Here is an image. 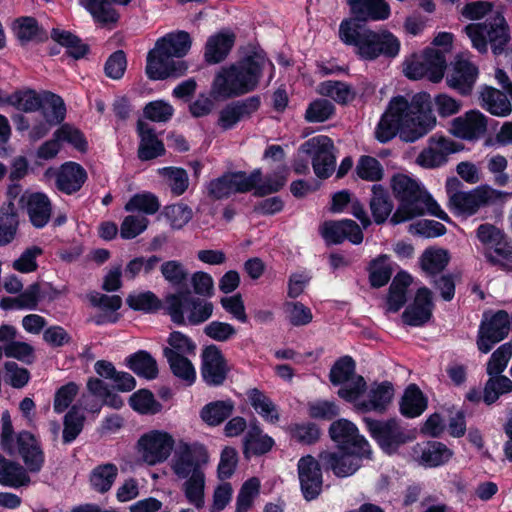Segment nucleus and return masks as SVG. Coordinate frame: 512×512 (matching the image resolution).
<instances>
[{
  "label": "nucleus",
  "mask_w": 512,
  "mask_h": 512,
  "mask_svg": "<svg viewBox=\"0 0 512 512\" xmlns=\"http://www.w3.org/2000/svg\"><path fill=\"white\" fill-rule=\"evenodd\" d=\"M435 124L428 95H416L411 101L397 96L390 100L376 127L375 136L385 143L398 133L403 141L414 142L431 131Z\"/></svg>",
  "instance_id": "1"
},
{
  "label": "nucleus",
  "mask_w": 512,
  "mask_h": 512,
  "mask_svg": "<svg viewBox=\"0 0 512 512\" xmlns=\"http://www.w3.org/2000/svg\"><path fill=\"white\" fill-rule=\"evenodd\" d=\"M210 462L207 447L199 442L179 441L169 466L173 474L184 480L182 490L187 501L196 508L204 506L206 475Z\"/></svg>",
  "instance_id": "2"
},
{
  "label": "nucleus",
  "mask_w": 512,
  "mask_h": 512,
  "mask_svg": "<svg viewBox=\"0 0 512 512\" xmlns=\"http://www.w3.org/2000/svg\"><path fill=\"white\" fill-rule=\"evenodd\" d=\"M462 15L469 20L485 18V22L472 23L464 29L473 48L480 53H486L490 44L494 55L504 52L510 39L509 29L503 15L493 8L492 3L488 1L469 3L464 6Z\"/></svg>",
  "instance_id": "3"
},
{
  "label": "nucleus",
  "mask_w": 512,
  "mask_h": 512,
  "mask_svg": "<svg viewBox=\"0 0 512 512\" xmlns=\"http://www.w3.org/2000/svg\"><path fill=\"white\" fill-rule=\"evenodd\" d=\"M273 69V64L262 52L228 66L221 67L211 85L214 98L228 99L238 97L256 89L262 72Z\"/></svg>",
  "instance_id": "4"
},
{
  "label": "nucleus",
  "mask_w": 512,
  "mask_h": 512,
  "mask_svg": "<svg viewBox=\"0 0 512 512\" xmlns=\"http://www.w3.org/2000/svg\"><path fill=\"white\" fill-rule=\"evenodd\" d=\"M391 187L399 201V206L391 218L393 224L405 222L425 213L449 221L448 214L416 179L399 173L392 177Z\"/></svg>",
  "instance_id": "5"
},
{
  "label": "nucleus",
  "mask_w": 512,
  "mask_h": 512,
  "mask_svg": "<svg viewBox=\"0 0 512 512\" xmlns=\"http://www.w3.org/2000/svg\"><path fill=\"white\" fill-rule=\"evenodd\" d=\"M190 35L185 31L169 33L157 40L155 47L147 55L146 73L152 80L179 77L187 70L182 60L191 48Z\"/></svg>",
  "instance_id": "6"
},
{
  "label": "nucleus",
  "mask_w": 512,
  "mask_h": 512,
  "mask_svg": "<svg viewBox=\"0 0 512 512\" xmlns=\"http://www.w3.org/2000/svg\"><path fill=\"white\" fill-rule=\"evenodd\" d=\"M460 182L456 178L448 179L446 192L448 208L458 217L468 218L476 214L482 207L504 204L512 198V192L501 191L489 185H482L468 191L458 190Z\"/></svg>",
  "instance_id": "7"
},
{
  "label": "nucleus",
  "mask_w": 512,
  "mask_h": 512,
  "mask_svg": "<svg viewBox=\"0 0 512 512\" xmlns=\"http://www.w3.org/2000/svg\"><path fill=\"white\" fill-rule=\"evenodd\" d=\"M1 447L10 455H21L27 470L37 473L44 463V455L38 441L29 432L14 434L10 415L8 412L2 414Z\"/></svg>",
  "instance_id": "8"
},
{
  "label": "nucleus",
  "mask_w": 512,
  "mask_h": 512,
  "mask_svg": "<svg viewBox=\"0 0 512 512\" xmlns=\"http://www.w3.org/2000/svg\"><path fill=\"white\" fill-rule=\"evenodd\" d=\"M356 387L353 391L338 390V395L353 404L357 411L383 412L390 404L394 389L389 382L373 383L366 386L364 378H356Z\"/></svg>",
  "instance_id": "9"
},
{
  "label": "nucleus",
  "mask_w": 512,
  "mask_h": 512,
  "mask_svg": "<svg viewBox=\"0 0 512 512\" xmlns=\"http://www.w3.org/2000/svg\"><path fill=\"white\" fill-rule=\"evenodd\" d=\"M164 303L172 320L178 324L186 319L191 324H200L212 316L214 309L211 302L191 298L183 291L168 294Z\"/></svg>",
  "instance_id": "10"
},
{
  "label": "nucleus",
  "mask_w": 512,
  "mask_h": 512,
  "mask_svg": "<svg viewBox=\"0 0 512 512\" xmlns=\"http://www.w3.org/2000/svg\"><path fill=\"white\" fill-rule=\"evenodd\" d=\"M175 445L174 437L165 430L153 429L143 433L135 444L136 459L147 466L167 461Z\"/></svg>",
  "instance_id": "11"
},
{
  "label": "nucleus",
  "mask_w": 512,
  "mask_h": 512,
  "mask_svg": "<svg viewBox=\"0 0 512 512\" xmlns=\"http://www.w3.org/2000/svg\"><path fill=\"white\" fill-rule=\"evenodd\" d=\"M446 66L447 60L443 53L428 47L423 52L412 54L405 59L403 73L409 79L417 80L426 77L436 83L443 78Z\"/></svg>",
  "instance_id": "12"
},
{
  "label": "nucleus",
  "mask_w": 512,
  "mask_h": 512,
  "mask_svg": "<svg viewBox=\"0 0 512 512\" xmlns=\"http://www.w3.org/2000/svg\"><path fill=\"white\" fill-rule=\"evenodd\" d=\"M338 36L345 45L352 46L361 59L375 60L377 31L361 26L356 19H344L339 25Z\"/></svg>",
  "instance_id": "13"
},
{
  "label": "nucleus",
  "mask_w": 512,
  "mask_h": 512,
  "mask_svg": "<svg viewBox=\"0 0 512 512\" xmlns=\"http://www.w3.org/2000/svg\"><path fill=\"white\" fill-rule=\"evenodd\" d=\"M299 153L312 159V166L317 177L325 179L334 172V145L329 137L319 135L310 138L300 146Z\"/></svg>",
  "instance_id": "14"
},
{
  "label": "nucleus",
  "mask_w": 512,
  "mask_h": 512,
  "mask_svg": "<svg viewBox=\"0 0 512 512\" xmlns=\"http://www.w3.org/2000/svg\"><path fill=\"white\" fill-rule=\"evenodd\" d=\"M510 331V316L499 310L494 314L485 313L479 326L477 347L482 353H488L495 344L502 341Z\"/></svg>",
  "instance_id": "15"
},
{
  "label": "nucleus",
  "mask_w": 512,
  "mask_h": 512,
  "mask_svg": "<svg viewBox=\"0 0 512 512\" xmlns=\"http://www.w3.org/2000/svg\"><path fill=\"white\" fill-rule=\"evenodd\" d=\"M365 423L372 437L388 453L414 438L413 432L406 431L395 420L382 422L365 418Z\"/></svg>",
  "instance_id": "16"
},
{
  "label": "nucleus",
  "mask_w": 512,
  "mask_h": 512,
  "mask_svg": "<svg viewBox=\"0 0 512 512\" xmlns=\"http://www.w3.org/2000/svg\"><path fill=\"white\" fill-rule=\"evenodd\" d=\"M463 149V145L449 137L433 135L428 145L417 156L416 163L426 169H434L446 164L448 156Z\"/></svg>",
  "instance_id": "17"
},
{
  "label": "nucleus",
  "mask_w": 512,
  "mask_h": 512,
  "mask_svg": "<svg viewBox=\"0 0 512 512\" xmlns=\"http://www.w3.org/2000/svg\"><path fill=\"white\" fill-rule=\"evenodd\" d=\"M260 175V171L251 175L244 172L226 174L208 184V194L214 199H222L237 192H247L259 181Z\"/></svg>",
  "instance_id": "18"
},
{
  "label": "nucleus",
  "mask_w": 512,
  "mask_h": 512,
  "mask_svg": "<svg viewBox=\"0 0 512 512\" xmlns=\"http://www.w3.org/2000/svg\"><path fill=\"white\" fill-rule=\"evenodd\" d=\"M329 434L339 449L359 450L361 454H371L369 443L359 434L356 425L347 419L334 421L330 425Z\"/></svg>",
  "instance_id": "19"
},
{
  "label": "nucleus",
  "mask_w": 512,
  "mask_h": 512,
  "mask_svg": "<svg viewBox=\"0 0 512 512\" xmlns=\"http://www.w3.org/2000/svg\"><path fill=\"white\" fill-rule=\"evenodd\" d=\"M364 458L369 459L370 454H361L359 450L338 449L334 452L325 451L320 454L323 464L338 477L353 475L360 468Z\"/></svg>",
  "instance_id": "20"
},
{
  "label": "nucleus",
  "mask_w": 512,
  "mask_h": 512,
  "mask_svg": "<svg viewBox=\"0 0 512 512\" xmlns=\"http://www.w3.org/2000/svg\"><path fill=\"white\" fill-rule=\"evenodd\" d=\"M487 131V117L479 110H470L454 118L449 132L461 140L477 141Z\"/></svg>",
  "instance_id": "21"
},
{
  "label": "nucleus",
  "mask_w": 512,
  "mask_h": 512,
  "mask_svg": "<svg viewBox=\"0 0 512 512\" xmlns=\"http://www.w3.org/2000/svg\"><path fill=\"white\" fill-rule=\"evenodd\" d=\"M41 115L44 121L35 124L30 131V138L38 140L44 137L50 129L65 118L66 108L61 97L53 93H45L41 105Z\"/></svg>",
  "instance_id": "22"
},
{
  "label": "nucleus",
  "mask_w": 512,
  "mask_h": 512,
  "mask_svg": "<svg viewBox=\"0 0 512 512\" xmlns=\"http://www.w3.org/2000/svg\"><path fill=\"white\" fill-rule=\"evenodd\" d=\"M201 376L210 386L221 385L229 371L226 359L215 345L205 347L201 354Z\"/></svg>",
  "instance_id": "23"
},
{
  "label": "nucleus",
  "mask_w": 512,
  "mask_h": 512,
  "mask_svg": "<svg viewBox=\"0 0 512 512\" xmlns=\"http://www.w3.org/2000/svg\"><path fill=\"white\" fill-rule=\"evenodd\" d=\"M301 491L306 500L315 499L322 490V472L319 462L311 455L303 456L297 464Z\"/></svg>",
  "instance_id": "24"
},
{
  "label": "nucleus",
  "mask_w": 512,
  "mask_h": 512,
  "mask_svg": "<svg viewBox=\"0 0 512 512\" xmlns=\"http://www.w3.org/2000/svg\"><path fill=\"white\" fill-rule=\"evenodd\" d=\"M19 205L27 212L34 227L42 228L49 222L52 206L44 193L25 191L19 199Z\"/></svg>",
  "instance_id": "25"
},
{
  "label": "nucleus",
  "mask_w": 512,
  "mask_h": 512,
  "mask_svg": "<svg viewBox=\"0 0 512 512\" xmlns=\"http://www.w3.org/2000/svg\"><path fill=\"white\" fill-rule=\"evenodd\" d=\"M17 329L8 324L0 326V343L6 357L15 358L23 363L30 364L35 360V351L31 344L17 340Z\"/></svg>",
  "instance_id": "26"
},
{
  "label": "nucleus",
  "mask_w": 512,
  "mask_h": 512,
  "mask_svg": "<svg viewBox=\"0 0 512 512\" xmlns=\"http://www.w3.org/2000/svg\"><path fill=\"white\" fill-rule=\"evenodd\" d=\"M320 233L326 242L338 244L348 240L353 244H360L363 241V233L360 227L352 220L325 222Z\"/></svg>",
  "instance_id": "27"
},
{
  "label": "nucleus",
  "mask_w": 512,
  "mask_h": 512,
  "mask_svg": "<svg viewBox=\"0 0 512 512\" xmlns=\"http://www.w3.org/2000/svg\"><path fill=\"white\" fill-rule=\"evenodd\" d=\"M478 77L477 67L467 59L456 58L451 72L446 81L450 88L457 90L462 95H468Z\"/></svg>",
  "instance_id": "28"
},
{
  "label": "nucleus",
  "mask_w": 512,
  "mask_h": 512,
  "mask_svg": "<svg viewBox=\"0 0 512 512\" xmlns=\"http://www.w3.org/2000/svg\"><path fill=\"white\" fill-rule=\"evenodd\" d=\"M259 106L260 100L257 97L230 103L220 110L218 125L223 130H230L241 120L250 117L258 110Z\"/></svg>",
  "instance_id": "29"
},
{
  "label": "nucleus",
  "mask_w": 512,
  "mask_h": 512,
  "mask_svg": "<svg viewBox=\"0 0 512 512\" xmlns=\"http://www.w3.org/2000/svg\"><path fill=\"white\" fill-rule=\"evenodd\" d=\"M433 308L432 292L421 287L417 290L413 303L404 311L403 320L411 326H421L430 320Z\"/></svg>",
  "instance_id": "30"
},
{
  "label": "nucleus",
  "mask_w": 512,
  "mask_h": 512,
  "mask_svg": "<svg viewBox=\"0 0 512 512\" xmlns=\"http://www.w3.org/2000/svg\"><path fill=\"white\" fill-rule=\"evenodd\" d=\"M87 388H88L89 394L91 396H94V397L100 399L102 403L101 404L100 403L89 404L88 403L89 396L84 395L82 401H83L84 408L86 410L93 412V413H99L102 404H105L114 409H119L123 406L122 398L118 394L110 391L107 384L104 381H102L100 379H96V378L90 379L87 383Z\"/></svg>",
  "instance_id": "31"
},
{
  "label": "nucleus",
  "mask_w": 512,
  "mask_h": 512,
  "mask_svg": "<svg viewBox=\"0 0 512 512\" xmlns=\"http://www.w3.org/2000/svg\"><path fill=\"white\" fill-rule=\"evenodd\" d=\"M348 4L357 22L385 20L390 15V7L384 0H348Z\"/></svg>",
  "instance_id": "32"
},
{
  "label": "nucleus",
  "mask_w": 512,
  "mask_h": 512,
  "mask_svg": "<svg viewBox=\"0 0 512 512\" xmlns=\"http://www.w3.org/2000/svg\"><path fill=\"white\" fill-rule=\"evenodd\" d=\"M132 0H78L79 4L86 9L94 21L107 25L116 23L119 19V14L111 6V2L119 5H127Z\"/></svg>",
  "instance_id": "33"
},
{
  "label": "nucleus",
  "mask_w": 512,
  "mask_h": 512,
  "mask_svg": "<svg viewBox=\"0 0 512 512\" xmlns=\"http://www.w3.org/2000/svg\"><path fill=\"white\" fill-rule=\"evenodd\" d=\"M87 179L85 169L78 163H64L57 175V187L66 194L78 191Z\"/></svg>",
  "instance_id": "34"
},
{
  "label": "nucleus",
  "mask_w": 512,
  "mask_h": 512,
  "mask_svg": "<svg viewBox=\"0 0 512 512\" xmlns=\"http://www.w3.org/2000/svg\"><path fill=\"white\" fill-rule=\"evenodd\" d=\"M234 41L235 36L229 31L219 32L210 36L205 46V60L210 64L223 61L229 54Z\"/></svg>",
  "instance_id": "35"
},
{
  "label": "nucleus",
  "mask_w": 512,
  "mask_h": 512,
  "mask_svg": "<svg viewBox=\"0 0 512 512\" xmlns=\"http://www.w3.org/2000/svg\"><path fill=\"white\" fill-rule=\"evenodd\" d=\"M419 463L426 467H437L447 463L453 452L440 442H429L415 447Z\"/></svg>",
  "instance_id": "36"
},
{
  "label": "nucleus",
  "mask_w": 512,
  "mask_h": 512,
  "mask_svg": "<svg viewBox=\"0 0 512 512\" xmlns=\"http://www.w3.org/2000/svg\"><path fill=\"white\" fill-rule=\"evenodd\" d=\"M480 105L490 114L507 117L512 112V105L507 96L492 87H483L480 92Z\"/></svg>",
  "instance_id": "37"
},
{
  "label": "nucleus",
  "mask_w": 512,
  "mask_h": 512,
  "mask_svg": "<svg viewBox=\"0 0 512 512\" xmlns=\"http://www.w3.org/2000/svg\"><path fill=\"white\" fill-rule=\"evenodd\" d=\"M330 381L334 385H342L339 390L353 391L356 387V378H363L355 374V362L346 356L339 359L331 368Z\"/></svg>",
  "instance_id": "38"
},
{
  "label": "nucleus",
  "mask_w": 512,
  "mask_h": 512,
  "mask_svg": "<svg viewBox=\"0 0 512 512\" xmlns=\"http://www.w3.org/2000/svg\"><path fill=\"white\" fill-rule=\"evenodd\" d=\"M138 133L140 136L138 156L141 160H150L164 153L163 143L147 123L138 122Z\"/></svg>",
  "instance_id": "39"
},
{
  "label": "nucleus",
  "mask_w": 512,
  "mask_h": 512,
  "mask_svg": "<svg viewBox=\"0 0 512 512\" xmlns=\"http://www.w3.org/2000/svg\"><path fill=\"white\" fill-rule=\"evenodd\" d=\"M30 483L27 470L20 464L9 461L0 455V484L12 488L26 486Z\"/></svg>",
  "instance_id": "40"
},
{
  "label": "nucleus",
  "mask_w": 512,
  "mask_h": 512,
  "mask_svg": "<svg viewBox=\"0 0 512 512\" xmlns=\"http://www.w3.org/2000/svg\"><path fill=\"white\" fill-rule=\"evenodd\" d=\"M248 399L254 410L270 424H277L280 414L276 404L264 393L257 389L248 392Z\"/></svg>",
  "instance_id": "41"
},
{
  "label": "nucleus",
  "mask_w": 512,
  "mask_h": 512,
  "mask_svg": "<svg viewBox=\"0 0 512 512\" xmlns=\"http://www.w3.org/2000/svg\"><path fill=\"white\" fill-rule=\"evenodd\" d=\"M164 355L168 360L172 373L188 385L194 383L196 371L187 355H181L174 350H164Z\"/></svg>",
  "instance_id": "42"
},
{
  "label": "nucleus",
  "mask_w": 512,
  "mask_h": 512,
  "mask_svg": "<svg viewBox=\"0 0 512 512\" xmlns=\"http://www.w3.org/2000/svg\"><path fill=\"white\" fill-rule=\"evenodd\" d=\"M427 408V399L416 385H410L404 392L400 409L403 415L414 418Z\"/></svg>",
  "instance_id": "43"
},
{
  "label": "nucleus",
  "mask_w": 512,
  "mask_h": 512,
  "mask_svg": "<svg viewBox=\"0 0 512 512\" xmlns=\"http://www.w3.org/2000/svg\"><path fill=\"white\" fill-rule=\"evenodd\" d=\"M393 205L389 195L383 186L375 184L372 186V197L370 209L377 224L384 223L392 212Z\"/></svg>",
  "instance_id": "44"
},
{
  "label": "nucleus",
  "mask_w": 512,
  "mask_h": 512,
  "mask_svg": "<svg viewBox=\"0 0 512 512\" xmlns=\"http://www.w3.org/2000/svg\"><path fill=\"white\" fill-rule=\"evenodd\" d=\"M274 445V440L264 434L258 427L251 428L244 439V454L246 457L251 455H261L269 452Z\"/></svg>",
  "instance_id": "45"
},
{
  "label": "nucleus",
  "mask_w": 512,
  "mask_h": 512,
  "mask_svg": "<svg viewBox=\"0 0 512 512\" xmlns=\"http://www.w3.org/2000/svg\"><path fill=\"white\" fill-rule=\"evenodd\" d=\"M369 280L373 287L386 285L393 274V263L388 255H379L369 264Z\"/></svg>",
  "instance_id": "46"
},
{
  "label": "nucleus",
  "mask_w": 512,
  "mask_h": 512,
  "mask_svg": "<svg viewBox=\"0 0 512 512\" xmlns=\"http://www.w3.org/2000/svg\"><path fill=\"white\" fill-rule=\"evenodd\" d=\"M118 475L116 465L107 463L95 467L90 474L89 482L93 490L99 493L109 491Z\"/></svg>",
  "instance_id": "47"
},
{
  "label": "nucleus",
  "mask_w": 512,
  "mask_h": 512,
  "mask_svg": "<svg viewBox=\"0 0 512 512\" xmlns=\"http://www.w3.org/2000/svg\"><path fill=\"white\" fill-rule=\"evenodd\" d=\"M412 278L408 273L400 272L392 282L387 299L390 312H397L406 301V288L411 284Z\"/></svg>",
  "instance_id": "48"
},
{
  "label": "nucleus",
  "mask_w": 512,
  "mask_h": 512,
  "mask_svg": "<svg viewBox=\"0 0 512 512\" xmlns=\"http://www.w3.org/2000/svg\"><path fill=\"white\" fill-rule=\"evenodd\" d=\"M317 92L340 104H346L352 101L356 96L355 91L346 83L331 80L319 84Z\"/></svg>",
  "instance_id": "49"
},
{
  "label": "nucleus",
  "mask_w": 512,
  "mask_h": 512,
  "mask_svg": "<svg viewBox=\"0 0 512 512\" xmlns=\"http://www.w3.org/2000/svg\"><path fill=\"white\" fill-rule=\"evenodd\" d=\"M285 319L293 327H303L313 321V313L310 307L299 301H286L283 304Z\"/></svg>",
  "instance_id": "50"
},
{
  "label": "nucleus",
  "mask_w": 512,
  "mask_h": 512,
  "mask_svg": "<svg viewBox=\"0 0 512 512\" xmlns=\"http://www.w3.org/2000/svg\"><path fill=\"white\" fill-rule=\"evenodd\" d=\"M450 256L447 250L442 248H428L420 257L421 268L428 274L441 272L448 264Z\"/></svg>",
  "instance_id": "51"
},
{
  "label": "nucleus",
  "mask_w": 512,
  "mask_h": 512,
  "mask_svg": "<svg viewBox=\"0 0 512 512\" xmlns=\"http://www.w3.org/2000/svg\"><path fill=\"white\" fill-rule=\"evenodd\" d=\"M234 409L232 401H215L207 404L201 411V418L208 425L216 426L228 418Z\"/></svg>",
  "instance_id": "52"
},
{
  "label": "nucleus",
  "mask_w": 512,
  "mask_h": 512,
  "mask_svg": "<svg viewBox=\"0 0 512 512\" xmlns=\"http://www.w3.org/2000/svg\"><path fill=\"white\" fill-rule=\"evenodd\" d=\"M128 366L137 375L147 379L157 376L158 368L155 359L145 351H139L128 358Z\"/></svg>",
  "instance_id": "53"
},
{
  "label": "nucleus",
  "mask_w": 512,
  "mask_h": 512,
  "mask_svg": "<svg viewBox=\"0 0 512 512\" xmlns=\"http://www.w3.org/2000/svg\"><path fill=\"white\" fill-rule=\"evenodd\" d=\"M160 208L158 197L151 192H141L133 195L125 204L127 212H142L145 215H153Z\"/></svg>",
  "instance_id": "54"
},
{
  "label": "nucleus",
  "mask_w": 512,
  "mask_h": 512,
  "mask_svg": "<svg viewBox=\"0 0 512 512\" xmlns=\"http://www.w3.org/2000/svg\"><path fill=\"white\" fill-rule=\"evenodd\" d=\"M158 172L164 177L166 184L174 195L180 196L187 190L189 177L184 169L164 167L159 169Z\"/></svg>",
  "instance_id": "55"
},
{
  "label": "nucleus",
  "mask_w": 512,
  "mask_h": 512,
  "mask_svg": "<svg viewBox=\"0 0 512 512\" xmlns=\"http://www.w3.org/2000/svg\"><path fill=\"white\" fill-rule=\"evenodd\" d=\"M129 404L131 408L140 414H155L161 410V404L156 401L154 395L142 389L130 396Z\"/></svg>",
  "instance_id": "56"
},
{
  "label": "nucleus",
  "mask_w": 512,
  "mask_h": 512,
  "mask_svg": "<svg viewBox=\"0 0 512 512\" xmlns=\"http://www.w3.org/2000/svg\"><path fill=\"white\" fill-rule=\"evenodd\" d=\"M160 272L165 281L174 287L184 285L189 276V272L185 265L178 260H168L163 262L160 266Z\"/></svg>",
  "instance_id": "57"
},
{
  "label": "nucleus",
  "mask_w": 512,
  "mask_h": 512,
  "mask_svg": "<svg viewBox=\"0 0 512 512\" xmlns=\"http://www.w3.org/2000/svg\"><path fill=\"white\" fill-rule=\"evenodd\" d=\"M484 254L491 263L507 266L512 263V240L506 235L496 245L490 246Z\"/></svg>",
  "instance_id": "58"
},
{
  "label": "nucleus",
  "mask_w": 512,
  "mask_h": 512,
  "mask_svg": "<svg viewBox=\"0 0 512 512\" xmlns=\"http://www.w3.org/2000/svg\"><path fill=\"white\" fill-rule=\"evenodd\" d=\"M512 392V381L502 375H492L484 388V401L487 404L494 403L500 395Z\"/></svg>",
  "instance_id": "59"
},
{
  "label": "nucleus",
  "mask_w": 512,
  "mask_h": 512,
  "mask_svg": "<svg viewBox=\"0 0 512 512\" xmlns=\"http://www.w3.org/2000/svg\"><path fill=\"white\" fill-rule=\"evenodd\" d=\"M376 38H378V41L375 44V59L381 55L394 58L399 54L401 44L393 33L388 30H379Z\"/></svg>",
  "instance_id": "60"
},
{
  "label": "nucleus",
  "mask_w": 512,
  "mask_h": 512,
  "mask_svg": "<svg viewBox=\"0 0 512 512\" xmlns=\"http://www.w3.org/2000/svg\"><path fill=\"white\" fill-rule=\"evenodd\" d=\"M260 481L253 477L242 485L236 500V512H248L252 507L254 499L258 496Z\"/></svg>",
  "instance_id": "61"
},
{
  "label": "nucleus",
  "mask_w": 512,
  "mask_h": 512,
  "mask_svg": "<svg viewBox=\"0 0 512 512\" xmlns=\"http://www.w3.org/2000/svg\"><path fill=\"white\" fill-rule=\"evenodd\" d=\"M51 37L57 43L66 47L68 54L76 59L83 57L87 52V46L70 32L53 29Z\"/></svg>",
  "instance_id": "62"
},
{
  "label": "nucleus",
  "mask_w": 512,
  "mask_h": 512,
  "mask_svg": "<svg viewBox=\"0 0 512 512\" xmlns=\"http://www.w3.org/2000/svg\"><path fill=\"white\" fill-rule=\"evenodd\" d=\"M357 175L366 181H379L384 170L380 162L371 156H361L356 166Z\"/></svg>",
  "instance_id": "63"
},
{
  "label": "nucleus",
  "mask_w": 512,
  "mask_h": 512,
  "mask_svg": "<svg viewBox=\"0 0 512 512\" xmlns=\"http://www.w3.org/2000/svg\"><path fill=\"white\" fill-rule=\"evenodd\" d=\"M512 357V344L504 343L497 350H495L488 363H487V373L488 375H499L501 374L507 367L509 360Z\"/></svg>",
  "instance_id": "64"
}]
</instances>
